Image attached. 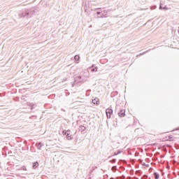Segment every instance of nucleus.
<instances>
[{
    "label": "nucleus",
    "instance_id": "obj_1",
    "mask_svg": "<svg viewBox=\"0 0 179 179\" xmlns=\"http://www.w3.org/2000/svg\"><path fill=\"white\" fill-rule=\"evenodd\" d=\"M33 15H36V10H34L33 8H29L27 10H24L22 13L19 14L20 17H31Z\"/></svg>",
    "mask_w": 179,
    "mask_h": 179
},
{
    "label": "nucleus",
    "instance_id": "obj_2",
    "mask_svg": "<svg viewBox=\"0 0 179 179\" xmlns=\"http://www.w3.org/2000/svg\"><path fill=\"white\" fill-rule=\"evenodd\" d=\"M79 83H85V81L83 78H82L80 74L78 76H76L74 78V81L71 85L73 87V86H76V85H79Z\"/></svg>",
    "mask_w": 179,
    "mask_h": 179
},
{
    "label": "nucleus",
    "instance_id": "obj_3",
    "mask_svg": "<svg viewBox=\"0 0 179 179\" xmlns=\"http://www.w3.org/2000/svg\"><path fill=\"white\" fill-rule=\"evenodd\" d=\"M91 3H92V1H90L83 2V6H84V10L86 13L89 12V10H87V8H90Z\"/></svg>",
    "mask_w": 179,
    "mask_h": 179
},
{
    "label": "nucleus",
    "instance_id": "obj_4",
    "mask_svg": "<svg viewBox=\"0 0 179 179\" xmlns=\"http://www.w3.org/2000/svg\"><path fill=\"white\" fill-rule=\"evenodd\" d=\"M82 79H83L84 82L87 80V78H89V72L88 71H83L80 73Z\"/></svg>",
    "mask_w": 179,
    "mask_h": 179
},
{
    "label": "nucleus",
    "instance_id": "obj_5",
    "mask_svg": "<svg viewBox=\"0 0 179 179\" xmlns=\"http://www.w3.org/2000/svg\"><path fill=\"white\" fill-rule=\"evenodd\" d=\"M106 114L108 119L111 118V116L113 115V110L110 108H108L106 110Z\"/></svg>",
    "mask_w": 179,
    "mask_h": 179
},
{
    "label": "nucleus",
    "instance_id": "obj_6",
    "mask_svg": "<svg viewBox=\"0 0 179 179\" xmlns=\"http://www.w3.org/2000/svg\"><path fill=\"white\" fill-rule=\"evenodd\" d=\"M66 138L68 141H72V139H73V136L71 135V130L68 129L66 134Z\"/></svg>",
    "mask_w": 179,
    "mask_h": 179
},
{
    "label": "nucleus",
    "instance_id": "obj_7",
    "mask_svg": "<svg viewBox=\"0 0 179 179\" xmlns=\"http://www.w3.org/2000/svg\"><path fill=\"white\" fill-rule=\"evenodd\" d=\"M35 146L38 149V150H41V148L44 146V144H43V143L41 142H38L35 144Z\"/></svg>",
    "mask_w": 179,
    "mask_h": 179
},
{
    "label": "nucleus",
    "instance_id": "obj_8",
    "mask_svg": "<svg viewBox=\"0 0 179 179\" xmlns=\"http://www.w3.org/2000/svg\"><path fill=\"white\" fill-rule=\"evenodd\" d=\"M108 13V11L104 10L103 11H102V14L101 15V16H98V17H108V15L107 14Z\"/></svg>",
    "mask_w": 179,
    "mask_h": 179
},
{
    "label": "nucleus",
    "instance_id": "obj_9",
    "mask_svg": "<svg viewBox=\"0 0 179 179\" xmlns=\"http://www.w3.org/2000/svg\"><path fill=\"white\" fill-rule=\"evenodd\" d=\"M119 117H125V110L124 109H120V112L118 113Z\"/></svg>",
    "mask_w": 179,
    "mask_h": 179
},
{
    "label": "nucleus",
    "instance_id": "obj_10",
    "mask_svg": "<svg viewBox=\"0 0 179 179\" xmlns=\"http://www.w3.org/2000/svg\"><path fill=\"white\" fill-rule=\"evenodd\" d=\"M38 166H40V164H38V162H35L32 163V167L34 169H37V167H38Z\"/></svg>",
    "mask_w": 179,
    "mask_h": 179
},
{
    "label": "nucleus",
    "instance_id": "obj_11",
    "mask_svg": "<svg viewBox=\"0 0 179 179\" xmlns=\"http://www.w3.org/2000/svg\"><path fill=\"white\" fill-rule=\"evenodd\" d=\"M78 130L81 132H85V131H86V127L83 125H80L79 126Z\"/></svg>",
    "mask_w": 179,
    "mask_h": 179
},
{
    "label": "nucleus",
    "instance_id": "obj_12",
    "mask_svg": "<svg viewBox=\"0 0 179 179\" xmlns=\"http://www.w3.org/2000/svg\"><path fill=\"white\" fill-rule=\"evenodd\" d=\"M92 103L93 104H99V103H100V99H99V98H94L92 99Z\"/></svg>",
    "mask_w": 179,
    "mask_h": 179
},
{
    "label": "nucleus",
    "instance_id": "obj_13",
    "mask_svg": "<svg viewBox=\"0 0 179 179\" xmlns=\"http://www.w3.org/2000/svg\"><path fill=\"white\" fill-rule=\"evenodd\" d=\"M91 69V72H97V66H94V65H92V66H91L90 68Z\"/></svg>",
    "mask_w": 179,
    "mask_h": 179
},
{
    "label": "nucleus",
    "instance_id": "obj_14",
    "mask_svg": "<svg viewBox=\"0 0 179 179\" xmlns=\"http://www.w3.org/2000/svg\"><path fill=\"white\" fill-rule=\"evenodd\" d=\"M115 96H118L117 91H114V92H111L110 97H115Z\"/></svg>",
    "mask_w": 179,
    "mask_h": 179
},
{
    "label": "nucleus",
    "instance_id": "obj_15",
    "mask_svg": "<svg viewBox=\"0 0 179 179\" xmlns=\"http://www.w3.org/2000/svg\"><path fill=\"white\" fill-rule=\"evenodd\" d=\"M153 176L155 177V179H159L160 178V175L157 173V172H155L153 173Z\"/></svg>",
    "mask_w": 179,
    "mask_h": 179
},
{
    "label": "nucleus",
    "instance_id": "obj_16",
    "mask_svg": "<svg viewBox=\"0 0 179 179\" xmlns=\"http://www.w3.org/2000/svg\"><path fill=\"white\" fill-rule=\"evenodd\" d=\"M122 153V150H118L117 152H114L113 156H118V155Z\"/></svg>",
    "mask_w": 179,
    "mask_h": 179
},
{
    "label": "nucleus",
    "instance_id": "obj_17",
    "mask_svg": "<svg viewBox=\"0 0 179 179\" xmlns=\"http://www.w3.org/2000/svg\"><path fill=\"white\" fill-rule=\"evenodd\" d=\"M74 59L76 61V62H78V61H79V59H80V57L79 55H75L74 56Z\"/></svg>",
    "mask_w": 179,
    "mask_h": 179
},
{
    "label": "nucleus",
    "instance_id": "obj_18",
    "mask_svg": "<svg viewBox=\"0 0 179 179\" xmlns=\"http://www.w3.org/2000/svg\"><path fill=\"white\" fill-rule=\"evenodd\" d=\"M90 92H92V90H87L86 92V96H90Z\"/></svg>",
    "mask_w": 179,
    "mask_h": 179
},
{
    "label": "nucleus",
    "instance_id": "obj_19",
    "mask_svg": "<svg viewBox=\"0 0 179 179\" xmlns=\"http://www.w3.org/2000/svg\"><path fill=\"white\" fill-rule=\"evenodd\" d=\"M101 13H103V11H97L96 12V15H97V17H99V16H101Z\"/></svg>",
    "mask_w": 179,
    "mask_h": 179
},
{
    "label": "nucleus",
    "instance_id": "obj_20",
    "mask_svg": "<svg viewBox=\"0 0 179 179\" xmlns=\"http://www.w3.org/2000/svg\"><path fill=\"white\" fill-rule=\"evenodd\" d=\"M68 133V130H63L62 134L66 136V134Z\"/></svg>",
    "mask_w": 179,
    "mask_h": 179
},
{
    "label": "nucleus",
    "instance_id": "obj_21",
    "mask_svg": "<svg viewBox=\"0 0 179 179\" xmlns=\"http://www.w3.org/2000/svg\"><path fill=\"white\" fill-rule=\"evenodd\" d=\"M29 107H31V110H33V107H34V103H29Z\"/></svg>",
    "mask_w": 179,
    "mask_h": 179
},
{
    "label": "nucleus",
    "instance_id": "obj_22",
    "mask_svg": "<svg viewBox=\"0 0 179 179\" xmlns=\"http://www.w3.org/2000/svg\"><path fill=\"white\" fill-rule=\"evenodd\" d=\"M22 170H24V171H27V168H26V166H22Z\"/></svg>",
    "mask_w": 179,
    "mask_h": 179
},
{
    "label": "nucleus",
    "instance_id": "obj_23",
    "mask_svg": "<svg viewBox=\"0 0 179 179\" xmlns=\"http://www.w3.org/2000/svg\"><path fill=\"white\" fill-rule=\"evenodd\" d=\"M117 162L116 159H113L112 160L110 161V163H115Z\"/></svg>",
    "mask_w": 179,
    "mask_h": 179
},
{
    "label": "nucleus",
    "instance_id": "obj_24",
    "mask_svg": "<svg viewBox=\"0 0 179 179\" xmlns=\"http://www.w3.org/2000/svg\"><path fill=\"white\" fill-rule=\"evenodd\" d=\"M150 50H146L145 52H143V53H140L138 55H143L144 54H146L147 52H149Z\"/></svg>",
    "mask_w": 179,
    "mask_h": 179
},
{
    "label": "nucleus",
    "instance_id": "obj_25",
    "mask_svg": "<svg viewBox=\"0 0 179 179\" xmlns=\"http://www.w3.org/2000/svg\"><path fill=\"white\" fill-rule=\"evenodd\" d=\"M112 170H113V171H115V170H117V166H113L112 167Z\"/></svg>",
    "mask_w": 179,
    "mask_h": 179
},
{
    "label": "nucleus",
    "instance_id": "obj_26",
    "mask_svg": "<svg viewBox=\"0 0 179 179\" xmlns=\"http://www.w3.org/2000/svg\"><path fill=\"white\" fill-rule=\"evenodd\" d=\"M163 9H164V10H167V9H169V8H167V6H164V7Z\"/></svg>",
    "mask_w": 179,
    "mask_h": 179
},
{
    "label": "nucleus",
    "instance_id": "obj_27",
    "mask_svg": "<svg viewBox=\"0 0 179 179\" xmlns=\"http://www.w3.org/2000/svg\"><path fill=\"white\" fill-rule=\"evenodd\" d=\"M169 139H170V141H171V139H173V136H169Z\"/></svg>",
    "mask_w": 179,
    "mask_h": 179
},
{
    "label": "nucleus",
    "instance_id": "obj_28",
    "mask_svg": "<svg viewBox=\"0 0 179 179\" xmlns=\"http://www.w3.org/2000/svg\"><path fill=\"white\" fill-rule=\"evenodd\" d=\"M24 145H27V141L24 140Z\"/></svg>",
    "mask_w": 179,
    "mask_h": 179
},
{
    "label": "nucleus",
    "instance_id": "obj_29",
    "mask_svg": "<svg viewBox=\"0 0 179 179\" xmlns=\"http://www.w3.org/2000/svg\"><path fill=\"white\" fill-rule=\"evenodd\" d=\"M163 8H164V7L162 6V4H160V6H159V9H163Z\"/></svg>",
    "mask_w": 179,
    "mask_h": 179
},
{
    "label": "nucleus",
    "instance_id": "obj_30",
    "mask_svg": "<svg viewBox=\"0 0 179 179\" xmlns=\"http://www.w3.org/2000/svg\"><path fill=\"white\" fill-rule=\"evenodd\" d=\"M101 10V8H98L95 9V10Z\"/></svg>",
    "mask_w": 179,
    "mask_h": 179
},
{
    "label": "nucleus",
    "instance_id": "obj_31",
    "mask_svg": "<svg viewBox=\"0 0 179 179\" xmlns=\"http://www.w3.org/2000/svg\"><path fill=\"white\" fill-rule=\"evenodd\" d=\"M173 131H179V127H177L176 129H174Z\"/></svg>",
    "mask_w": 179,
    "mask_h": 179
},
{
    "label": "nucleus",
    "instance_id": "obj_32",
    "mask_svg": "<svg viewBox=\"0 0 179 179\" xmlns=\"http://www.w3.org/2000/svg\"><path fill=\"white\" fill-rule=\"evenodd\" d=\"M144 178H148V175H145Z\"/></svg>",
    "mask_w": 179,
    "mask_h": 179
},
{
    "label": "nucleus",
    "instance_id": "obj_33",
    "mask_svg": "<svg viewBox=\"0 0 179 179\" xmlns=\"http://www.w3.org/2000/svg\"><path fill=\"white\" fill-rule=\"evenodd\" d=\"M163 157H164V155L161 156V159H163Z\"/></svg>",
    "mask_w": 179,
    "mask_h": 179
},
{
    "label": "nucleus",
    "instance_id": "obj_34",
    "mask_svg": "<svg viewBox=\"0 0 179 179\" xmlns=\"http://www.w3.org/2000/svg\"><path fill=\"white\" fill-rule=\"evenodd\" d=\"M27 150H29V147H27Z\"/></svg>",
    "mask_w": 179,
    "mask_h": 179
},
{
    "label": "nucleus",
    "instance_id": "obj_35",
    "mask_svg": "<svg viewBox=\"0 0 179 179\" xmlns=\"http://www.w3.org/2000/svg\"><path fill=\"white\" fill-rule=\"evenodd\" d=\"M110 179H114V178H110Z\"/></svg>",
    "mask_w": 179,
    "mask_h": 179
},
{
    "label": "nucleus",
    "instance_id": "obj_36",
    "mask_svg": "<svg viewBox=\"0 0 179 179\" xmlns=\"http://www.w3.org/2000/svg\"><path fill=\"white\" fill-rule=\"evenodd\" d=\"M95 169H97V166H95Z\"/></svg>",
    "mask_w": 179,
    "mask_h": 179
},
{
    "label": "nucleus",
    "instance_id": "obj_37",
    "mask_svg": "<svg viewBox=\"0 0 179 179\" xmlns=\"http://www.w3.org/2000/svg\"><path fill=\"white\" fill-rule=\"evenodd\" d=\"M149 179H150V178Z\"/></svg>",
    "mask_w": 179,
    "mask_h": 179
}]
</instances>
